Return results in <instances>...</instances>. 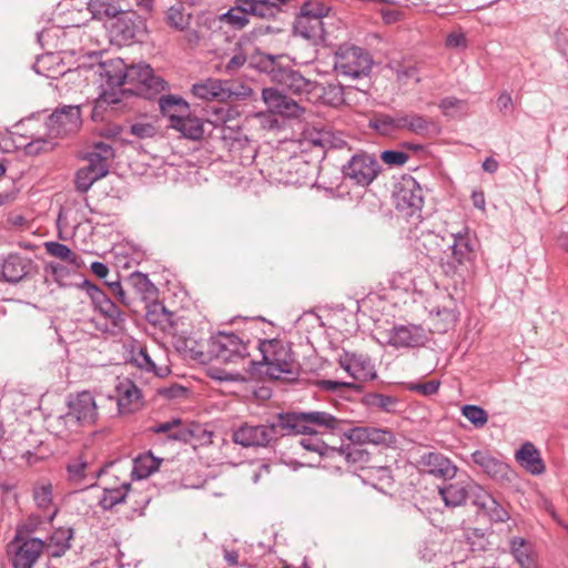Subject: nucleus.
<instances>
[{
	"label": "nucleus",
	"mask_w": 568,
	"mask_h": 568,
	"mask_svg": "<svg viewBox=\"0 0 568 568\" xmlns=\"http://www.w3.org/2000/svg\"><path fill=\"white\" fill-rule=\"evenodd\" d=\"M343 419L323 410L281 413L282 430L287 436L304 435L305 437L300 440L304 449L303 443L306 439L317 438L320 442H324L322 438L324 435L343 433Z\"/></svg>",
	"instance_id": "1"
},
{
	"label": "nucleus",
	"mask_w": 568,
	"mask_h": 568,
	"mask_svg": "<svg viewBox=\"0 0 568 568\" xmlns=\"http://www.w3.org/2000/svg\"><path fill=\"white\" fill-rule=\"evenodd\" d=\"M262 361H251L250 372L264 373L271 379H295L300 373V365L295 361L292 348L287 342L278 338L258 342Z\"/></svg>",
	"instance_id": "2"
},
{
	"label": "nucleus",
	"mask_w": 568,
	"mask_h": 568,
	"mask_svg": "<svg viewBox=\"0 0 568 568\" xmlns=\"http://www.w3.org/2000/svg\"><path fill=\"white\" fill-rule=\"evenodd\" d=\"M82 124L81 110L79 105H64L54 110L45 121V128L49 138H32L24 145V152L28 155H39L40 153L52 150L55 138H64L75 133Z\"/></svg>",
	"instance_id": "3"
},
{
	"label": "nucleus",
	"mask_w": 568,
	"mask_h": 568,
	"mask_svg": "<svg viewBox=\"0 0 568 568\" xmlns=\"http://www.w3.org/2000/svg\"><path fill=\"white\" fill-rule=\"evenodd\" d=\"M79 287L85 291L91 300L93 311L103 318V321L92 318L91 323L94 327L99 332L112 336L122 334L125 329V315L108 294L89 280H83Z\"/></svg>",
	"instance_id": "4"
},
{
	"label": "nucleus",
	"mask_w": 568,
	"mask_h": 568,
	"mask_svg": "<svg viewBox=\"0 0 568 568\" xmlns=\"http://www.w3.org/2000/svg\"><path fill=\"white\" fill-rule=\"evenodd\" d=\"M288 0H235L234 6L225 13L219 16L221 22L226 23L234 30H242L250 20L247 16L270 19L282 11V7Z\"/></svg>",
	"instance_id": "5"
},
{
	"label": "nucleus",
	"mask_w": 568,
	"mask_h": 568,
	"mask_svg": "<svg viewBox=\"0 0 568 568\" xmlns=\"http://www.w3.org/2000/svg\"><path fill=\"white\" fill-rule=\"evenodd\" d=\"M372 54L353 43L339 44L333 53V69L337 75L352 80L367 77L373 68Z\"/></svg>",
	"instance_id": "6"
},
{
	"label": "nucleus",
	"mask_w": 568,
	"mask_h": 568,
	"mask_svg": "<svg viewBox=\"0 0 568 568\" xmlns=\"http://www.w3.org/2000/svg\"><path fill=\"white\" fill-rule=\"evenodd\" d=\"M114 156L113 148L105 142H98L92 150L87 152L84 160L88 164L75 173V190L80 193L88 192L93 183L109 173V162Z\"/></svg>",
	"instance_id": "7"
},
{
	"label": "nucleus",
	"mask_w": 568,
	"mask_h": 568,
	"mask_svg": "<svg viewBox=\"0 0 568 568\" xmlns=\"http://www.w3.org/2000/svg\"><path fill=\"white\" fill-rule=\"evenodd\" d=\"M248 356L247 344L234 333L220 332L207 341V352H197L200 362L212 359L222 363H239Z\"/></svg>",
	"instance_id": "8"
},
{
	"label": "nucleus",
	"mask_w": 568,
	"mask_h": 568,
	"mask_svg": "<svg viewBox=\"0 0 568 568\" xmlns=\"http://www.w3.org/2000/svg\"><path fill=\"white\" fill-rule=\"evenodd\" d=\"M329 7L318 1H306L301 13L296 17L294 32L313 44L326 41L324 18L329 12Z\"/></svg>",
	"instance_id": "9"
},
{
	"label": "nucleus",
	"mask_w": 568,
	"mask_h": 568,
	"mask_svg": "<svg viewBox=\"0 0 568 568\" xmlns=\"http://www.w3.org/2000/svg\"><path fill=\"white\" fill-rule=\"evenodd\" d=\"M281 413L276 419L267 424L252 425L244 423L232 432V440L245 448L250 447H267L278 437L287 436L282 430Z\"/></svg>",
	"instance_id": "10"
},
{
	"label": "nucleus",
	"mask_w": 568,
	"mask_h": 568,
	"mask_svg": "<svg viewBox=\"0 0 568 568\" xmlns=\"http://www.w3.org/2000/svg\"><path fill=\"white\" fill-rule=\"evenodd\" d=\"M166 82L154 74L153 69L145 63L128 65L125 87L122 92H129L145 99L165 90Z\"/></svg>",
	"instance_id": "11"
},
{
	"label": "nucleus",
	"mask_w": 568,
	"mask_h": 568,
	"mask_svg": "<svg viewBox=\"0 0 568 568\" xmlns=\"http://www.w3.org/2000/svg\"><path fill=\"white\" fill-rule=\"evenodd\" d=\"M395 207L408 217H420L424 205V192L420 184L410 175L403 176L394 190Z\"/></svg>",
	"instance_id": "12"
},
{
	"label": "nucleus",
	"mask_w": 568,
	"mask_h": 568,
	"mask_svg": "<svg viewBox=\"0 0 568 568\" xmlns=\"http://www.w3.org/2000/svg\"><path fill=\"white\" fill-rule=\"evenodd\" d=\"M305 449L311 453H316L322 458L339 457L348 464L364 465L369 462V453L363 448L364 444H356L349 442L339 447L328 445L325 442H320L317 438L306 439L304 443Z\"/></svg>",
	"instance_id": "13"
},
{
	"label": "nucleus",
	"mask_w": 568,
	"mask_h": 568,
	"mask_svg": "<svg viewBox=\"0 0 568 568\" xmlns=\"http://www.w3.org/2000/svg\"><path fill=\"white\" fill-rule=\"evenodd\" d=\"M110 32L120 44L142 41L148 32L146 19L134 10H122L114 18Z\"/></svg>",
	"instance_id": "14"
},
{
	"label": "nucleus",
	"mask_w": 568,
	"mask_h": 568,
	"mask_svg": "<svg viewBox=\"0 0 568 568\" xmlns=\"http://www.w3.org/2000/svg\"><path fill=\"white\" fill-rule=\"evenodd\" d=\"M454 239L453 244L449 246L452 250L450 256L443 264L446 275H454L460 267L470 263L475 256V234L465 226L463 230L452 233Z\"/></svg>",
	"instance_id": "15"
},
{
	"label": "nucleus",
	"mask_w": 568,
	"mask_h": 568,
	"mask_svg": "<svg viewBox=\"0 0 568 568\" xmlns=\"http://www.w3.org/2000/svg\"><path fill=\"white\" fill-rule=\"evenodd\" d=\"M379 170L377 160L366 152L353 154L342 166L344 179L358 186H368L377 178Z\"/></svg>",
	"instance_id": "16"
},
{
	"label": "nucleus",
	"mask_w": 568,
	"mask_h": 568,
	"mask_svg": "<svg viewBox=\"0 0 568 568\" xmlns=\"http://www.w3.org/2000/svg\"><path fill=\"white\" fill-rule=\"evenodd\" d=\"M43 548L44 542L40 538H22L17 535L7 550L12 568H33Z\"/></svg>",
	"instance_id": "17"
},
{
	"label": "nucleus",
	"mask_w": 568,
	"mask_h": 568,
	"mask_svg": "<svg viewBox=\"0 0 568 568\" xmlns=\"http://www.w3.org/2000/svg\"><path fill=\"white\" fill-rule=\"evenodd\" d=\"M471 462L494 481L506 485L514 480L515 471L503 459L494 456L489 450L477 449L470 455Z\"/></svg>",
	"instance_id": "18"
},
{
	"label": "nucleus",
	"mask_w": 568,
	"mask_h": 568,
	"mask_svg": "<svg viewBox=\"0 0 568 568\" xmlns=\"http://www.w3.org/2000/svg\"><path fill=\"white\" fill-rule=\"evenodd\" d=\"M102 473V468H95L83 455L71 458L67 464L68 481L80 490L95 486Z\"/></svg>",
	"instance_id": "19"
},
{
	"label": "nucleus",
	"mask_w": 568,
	"mask_h": 568,
	"mask_svg": "<svg viewBox=\"0 0 568 568\" xmlns=\"http://www.w3.org/2000/svg\"><path fill=\"white\" fill-rule=\"evenodd\" d=\"M338 364L355 381L367 382L377 377L375 364L367 354L344 351L338 357Z\"/></svg>",
	"instance_id": "20"
},
{
	"label": "nucleus",
	"mask_w": 568,
	"mask_h": 568,
	"mask_svg": "<svg viewBox=\"0 0 568 568\" xmlns=\"http://www.w3.org/2000/svg\"><path fill=\"white\" fill-rule=\"evenodd\" d=\"M68 416L74 418L80 425H93L98 419V406L93 395L88 392H80L69 397Z\"/></svg>",
	"instance_id": "21"
},
{
	"label": "nucleus",
	"mask_w": 568,
	"mask_h": 568,
	"mask_svg": "<svg viewBox=\"0 0 568 568\" xmlns=\"http://www.w3.org/2000/svg\"><path fill=\"white\" fill-rule=\"evenodd\" d=\"M262 99L270 112L281 116L298 118L304 112V109L295 100L276 88L263 89Z\"/></svg>",
	"instance_id": "22"
},
{
	"label": "nucleus",
	"mask_w": 568,
	"mask_h": 568,
	"mask_svg": "<svg viewBox=\"0 0 568 568\" xmlns=\"http://www.w3.org/2000/svg\"><path fill=\"white\" fill-rule=\"evenodd\" d=\"M343 436H345L352 443L364 445L372 444L375 446L388 447L396 442L393 432L389 429L369 426L352 427L348 430L343 432Z\"/></svg>",
	"instance_id": "23"
},
{
	"label": "nucleus",
	"mask_w": 568,
	"mask_h": 568,
	"mask_svg": "<svg viewBox=\"0 0 568 568\" xmlns=\"http://www.w3.org/2000/svg\"><path fill=\"white\" fill-rule=\"evenodd\" d=\"M425 331L417 325H395L388 333V344L395 348H412L425 344Z\"/></svg>",
	"instance_id": "24"
},
{
	"label": "nucleus",
	"mask_w": 568,
	"mask_h": 568,
	"mask_svg": "<svg viewBox=\"0 0 568 568\" xmlns=\"http://www.w3.org/2000/svg\"><path fill=\"white\" fill-rule=\"evenodd\" d=\"M32 264L31 258L11 253L0 262V280L8 283H18L31 272Z\"/></svg>",
	"instance_id": "25"
},
{
	"label": "nucleus",
	"mask_w": 568,
	"mask_h": 568,
	"mask_svg": "<svg viewBox=\"0 0 568 568\" xmlns=\"http://www.w3.org/2000/svg\"><path fill=\"white\" fill-rule=\"evenodd\" d=\"M232 114L233 110L229 106L212 109V118L209 120V122L216 128L221 126L222 139L225 141H231L232 146L235 143L243 145L242 142H247V138L237 124H229V122L232 121Z\"/></svg>",
	"instance_id": "26"
},
{
	"label": "nucleus",
	"mask_w": 568,
	"mask_h": 568,
	"mask_svg": "<svg viewBox=\"0 0 568 568\" xmlns=\"http://www.w3.org/2000/svg\"><path fill=\"white\" fill-rule=\"evenodd\" d=\"M192 93L199 99L217 101H226L236 95L229 81L212 78L193 84Z\"/></svg>",
	"instance_id": "27"
},
{
	"label": "nucleus",
	"mask_w": 568,
	"mask_h": 568,
	"mask_svg": "<svg viewBox=\"0 0 568 568\" xmlns=\"http://www.w3.org/2000/svg\"><path fill=\"white\" fill-rule=\"evenodd\" d=\"M419 465L424 470L435 477L452 479L456 476L457 467L453 462L437 452H429L420 457Z\"/></svg>",
	"instance_id": "28"
},
{
	"label": "nucleus",
	"mask_w": 568,
	"mask_h": 568,
	"mask_svg": "<svg viewBox=\"0 0 568 568\" xmlns=\"http://www.w3.org/2000/svg\"><path fill=\"white\" fill-rule=\"evenodd\" d=\"M115 392L120 414H129L141 407V390L131 379L120 381L115 386Z\"/></svg>",
	"instance_id": "29"
},
{
	"label": "nucleus",
	"mask_w": 568,
	"mask_h": 568,
	"mask_svg": "<svg viewBox=\"0 0 568 568\" xmlns=\"http://www.w3.org/2000/svg\"><path fill=\"white\" fill-rule=\"evenodd\" d=\"M400 131H407L418 136H428L437 132V125L430 118L416 113L399 111Z\"/></svg>",
	"instance_id": "30"
},
{
	"label": "nucleus",
	"mask_w": 568,
	"mask_h": 568,
	"mask_svg": "<svg viewBox=\"0 0 568 568\" xmlns=\"http://www.w3.org/2000/svg\"><path fill=\"white\" fill-rule=\"evenodd\" d=\"M515 460L531 475H541L546 470L540 452L530 443H524L515 453Z\"/></svg>",
	"instance_id": "31"
},
{
	"label": "nucleus",
	"mask_w": 568,
	"mask_h": 568,
	"mask_svg": "<svg viewBox=\"0 0 568 568\" xmlns=\"http://www.w3.org/2000/svg\"><path fill=\"white\" fill-rule=\"evenodd\" d=\"M169 126L180 132L185 139L193 141L202 139L204 134L203 120L187 112L181 113L180 116H174L172 124H169Z\"/></svg>",
	"instance_id": "32"
},
{
	"label": "nucleus",
	"mask_w": 568,
	"mask_h": 568,
	"mask_svg": "<svg viewBox=\"0 0 568 568\" xmlns=\"http://www.w3.org/2000/svg\"><path fill=\"white\" fill-rule=\"evenodd\" d=\"M281 84L288 93L294 95H307L317 88L316 81L306 79L295 70H285L282 73Z\"/></svg>",
	"instance_id": "33"
},
{
	"label": "nucleus",
	"mask_w": 568,
	"mask_h": 568,
	"mask_svg": "<svg viewBox=\"0 0 568 568\" xmlns=\"http://www.w3.org/2000/svg\"><path fill=\"white\" fill-rule=\"evenodd\" d=\"M509 551L520 568L538 567L534 546L523 537H513L509 540Z\"/></svg>",
	"instance_id": "34"
},
{
	"label": "nucleus",
	"mask_w": 568,
	"mask_h": 568,
	"mask_svg": "<svg viewBox=\"0 0 568 568\" xmlns=\"http://www.w3.org/2000/svg\"><path fill=\"white\" fill-rule=\"evenodd\" d=\"M154 434H166L169 439L187 443L193 437V432L182 424L181 419L173 418L169 422L160 423L150 428Z\"/></svg>",
	"instance_id": "35"
},
{
	"label": "nucleus",
	"mask_w": 568,
	"mask_h": 568,
	"mask_svg": "<svg viewBox=\"0 0 568 568\" xmlns=\"http://www.w3.org/2000/svg\"><path fill=\"white\" fill-rule=\"evenodd\" d=\"M101 68V75L111 89L125 87L128 65L122 59L105 62Z\"/></svg>",
	"instance_id": "36"
},
{
	"label": "nucleus",
	"mask_w": 568,
	"mask_h": 568,
	"mask_svg": "<svg viewBox=\"0 0 568 568\" xmlns=\"http://www.w3.org/2000/svg\"><path fill=\"white\" fill-rule=\"evenodd\" d=\"M399 111L394 114L375 113L369 119V128L384 136H393L400 131Z\"/></svg>",
	"instance_id": "37"
},
{
	"label": "nucleus",
	"mask_w": 568,
	"mask_h": 568,
	"mask_svg": "<svg viewBox=\"0 0 568 568\" xmlns=\"http://www.w3.org/2000/svg\"><path fill=\"white\" fill-rule=\"evenodd\" d=\"M88 9L98 20L114 19L123 10L121 0H89Z\"/></svg>",
	"instance_id": "38"
},
{
	"label": "nucleus",
	"mask_w": 568,
	"mask_h": 568,
	"mask_svg": "<svg viewBox=\"0 0 568 568\" xmlns=\"http://www.w3.org/2000/svg\"><path fill=\"white\" fill-rule=\"evenodd\" d=\"M159 108L162 114L169 118V124H172L174 116H180L181 113L189 112V103L183 98L173 94L161 95L159 99Z\"/></svg>",
	"instance_id": "39"
},
{
	"label": "nucleus",
	"mask_w": 568,
	"mask_h": 568,
	"mask_svg": "<svg viewBox=\"0 0 568 568\" xmlns=\"http://www.w3.org/2000/svg\"><path fill=\"white\" fill-rule=\"evenodd\" d=\"M45 252L63 262H67L69 265H72L75 268H80L83 265V262L75 252L71 251L68 245L49 241L44 243Z\"/></svg>",
	"instance_id": "40"
},
{
	"label": "nucleus",
	"mask_w": 568,
	"mask_h": 568,
	"mask_svg": "<svg viewBox=\"0 0 568 568\" xmlns=\"http://www.w3.org/2000/svg\"><path fill=\"white\" fill-rule=\"evenodd\" d=\"M160 464L161 459L155 458L151 453L142 454L133 460L132 477L144 479L156 471Z\"/></svg>",
	"instance_id": "41"
},
{
	"label": "nucleus",
	"mask_w": 568,
	"mask_h": 568,
	"mask_svg": "<svg viewBox=\"0 0 568 568\" xmlns=\"http://www.w3.org/2000/svg\"><path fill=\"white\" fill-rule=\"evenodd\" d=\"M307 143L321 150L326 148H339L345 144L339 138L334 136L331 131L320 130L307 132L302 144Z\"/></svg>",
	"instance_id": "42"
},
{
	"label": "nucleus",
	"mask_w": 568,
	"mask_h": 568,
	"mask_svg": "<svg viewBox=\"0 0 568 568\" xmlns=\"http://www.w3.org/2000/svg\"><path fill=\"white\" fill-rule=\"evenodd\" d=\"M172 317L173 313L168 311L160 302H153L146 307V321L154 326H160L162 329L173 325Z\"/></svg>",
	"instance_id": "43"
},
{
	"label": "nucleus",
	"mask_w": 568,
	"mask_h": 568,
	"mask_svg": "<svg viewBox=\"0 0 568 568\" xmlns=\"http://www.w3.org/2000/svg\"><path fill=\"white\" fill-rule=\"evenodd\" d=\"M128 283L142 300H151L158 295L156 286L146 274L134 272L128 277Z\"/></svg>",
	"instance_id": "44"
},
{
	"label": "nucleus",
	"mask_w": 568,
	"mask_h": 568,
	"mask_svg": "<svg viewBox=\"0 0 568 568\" xmlns=\"http://www.w3.org/2000/svg\"><path fill=\"white\" fill-rule=\"evenodd\" d=\"M439 495L446 506L457 507L467 500L468 489L459 483H454L440 487Z\"/></svg>",
	"instance_id": "45"
},
{
	"label": "nucleus",
	"mask_w": 568,
	"mask_h": 568,
	"mask_svg": "<svg viewBox=\"0 0 568 568\" xmlns=\"http://www.w3.org/2000/svg\"><path fill=\"white\" fill-rule=\"evenodd\" d=\"M131 485L129 483L122 484L120 487L105 488L99 500V505L104 510H111L114 506L125 501L129 496Z\"/></svg>",
	"instance_id": "46"
},
{
	"label": "nucleus",
	"mask_w": 568,
	"mask_h": 568,
	"mask_svg": "<svg viewBox=\"0 0 568 568\" xmlns=\"http://www.w3.org/2000/svg\"><path fill=\"white\" fill-rule=\"evenodd\" d=\"M438 108L443 115L460 119L468 114L467 100L458 99L456 97H445L438 102Z\"/></svg>",
	"instance_id": "47"
},
{
	"label": "nucleus",
	"mask_w": 568,
	"mask_h": 568,
	"mask_svg": "<svg viewBox=\"0 0 568 568\" xmlns=\"http://www.w3.org/2000/svg\"><path fill=\"white\" fill-rule=\"evenodd\" d=\"M191 18L192 14L185 12L182 3L170 7L165 14L166 23L178 31L185 30L190 26Z\"/></svg>",
	"instance_id": "48"
},
{
	"label": "nucleus",
	"mask_w": 568,
	"mask_h": 568,
	"mask_svg": "<svg viewBox=\"0 0 568 568\" xmlns=\"http://www.w3.org/2000/svg\"><path fill=\"white\" fill-rule=\"evenodd\" d=\"M133 362L141 369L153 373L158 377H164L170 372L168 366H156L155 362L148 353L146 347L140 348V351L133 356Z\"/></svg>",
	"instance_id": "49"
},
{
	"label": "nucleus",
	"mask_w": 568,
	"mask_h": 568,
	"mask_svg": "<svg viewBox=\"0 0 568 568\" xmlns=\"http://www.w3.org/2000/svg\"><path fill=\"white\" fill-rule=\"evenodd\" d=\"M72 530H58L53 534L48 545V549L52 557H60L71 547L70 539Z\"/></svg>",
	"instance_id": "50"
},
{
	"label": "nucleus",
	"mask_w": 568,
	"mask_h": 568,
	"mask_svg": "<svg viewBox=\"0 0 568 568\" xmlns=\"http://www.w3.org/2000/svg\"><path fill=\"white\" fill-rule=\"evenodd\" d=\"M436 246H438V235L429 230L420 231V235L415 236V250L422 254L429 256L435 253Z\"/></svg>",
	"instance_id": "51"
},
{
	"label": "nucleus",
	"mask_w": 568,
	"mask_h": 568,
	"mask_svg": "<svg viewBox=\"0 0 568 568\" xmlns=\"http://www.w3.org/2000/svg\"><path fill=\"white\" fill-rule=\"evenodd\" d=\"M463 416L470 422L476 428H481L488 420L487 412L476 405H465L462 408Z\"/></svg>",
	"instance_id": "52"
},
{
	"label": "nucleus",
	"mask_w": 568,
	"mask_h": 568,
	"mask_svg": "<svg viewBox=\"0 0 568 568\" xmlns=\"http://www.w3.org/2000/svg\"><path fill=\"white\" fill-rule=\"evenodd\" d=\"M486 507L483 509L485 516L495 523L508 520V511L494 497L486 498Z\"/></svg>",
	"instance_id": "53"
},
{
	"label": "nucleus",
	"mask_w": 568,
	"mask_h": 568,
	"mask_svg": "<svg viewBox=\"0 0 568 568\" xmlns=\"http://www.w3.org/2000/svg\"><path fill=\"white\" fill-rule=\"evenodd\" d=\"M129 134L134 135L138 139L144 140L153 138L158 130L151 122L138 121L128 126Z\"/></svg>",
	"instance_id": "54"
},
{
	"label": "nucleus",
	"mask_w": 568,
	"mask_h": 568,
	"mask_svg": "<svg viewBox=\"0 0 568 568\" xmlns=\"http://www.w3.org/2000/svg\"><path fill=\"white\" fill-rule=\"evenodd\" d=\"M44 271L52 275L53 281L59 286H65V278L69 277L70 271L62 264L57 262H49L44 266Z\"/></svg>",
	"instance_id": "55"
},
{
	"label": "nucleus",
	"mask_w": 568,
	"mask_h": 568,
	"mask_svg": "<svg viewBox=\"0 0 568 568\" xmlns=\"http://www.w3.org/2000/svg\"><path fill=\"white\" fill-rule=\"evenodd\" d=\"M33 499L39 508L47 509L52 504V486L50 484L34 488Z\"/></svg>",
	"instance_id": "56"
},
{
	"label": "nucleus",
	"mask_w": 568,
	"mask_h": 568,
	"mask_svg": "<svg viewBox=\"0 0 568 568\" xmlns=\"http://www.w3.org/2000/svg\"><path fill=\"white\" fill-rule=\"evenodd\" d=\"M468 497H470L471 503L483 511V509L486 507V498H491L493 496L481 486L474 484L468 488Z\"/></svg>",
	"instance_id": "57"
},
{
	"label": "nucleus",
	"mask_w": 568,
	"mask_h": 568,
	"mask_svg": "<svg viewBox=\"0 0 568 568\" xmlns=\"http://www.w3.org/2000/svg\"><path fill=\"white\" fill-rule=\"evenodd\" d=\"M440 386V381L438 379H432L425 383H410L408 385V389L410 392L424 395V396H432L435 395Z\"/></svg>",
	"instance_id": "58"
},
{
	"label": "nucleus",
	"mask_w": 568,
	"mask_h": 568,
	"mask_svg": "<svg viewBox=\"0 0 568 568\" xmlns=\"http://www.w3.org/2000/svg\"><path fill=\"white\" fill-rule=\"evenodd\" d=\"M381 159L384 163L388 165L400 166L408 161L409 156L404 151L385 150L382 152Z\"/></svg>",
	"instance_id": "59"
},
{
	"label": "nucleus",
	"mask_w": 568,
	"mask_h": 568,
	"mask_svg": "<svg viewBox=\"0 0 568 568\" xmlns=\"http://www.w3.org/2000/svg\"><path fill=\"white\" fill-rule=\"evenodd\" d=\"M369 404L385 412H393L397 400L393 396L384 394H373Z\"/></svg>",
	"instance_id": "60"
},
{
	"label": "nucleus",
	"mask_w": 568,
	"mask_h": 568,
	"mask_svg": "<svg viewBox=\"0 0 568 568\" xmlns=\"http://www.w3.org/2000/svg\"><path fill=\"white\" fill-rule=\"evenodd\" d=\"M105 285L109 287L111 294L124 306L129 307L132 304V300L124 291L120 281H108Z\"/></svg>",
	"instance_id": "61"
},
{
	"label": "nucleus",
	"mask_w": 568,
	"mask_h": 568,
	"mask_svg": "<svg viewBox=\"0 0 568 568\" xmlns=\"http://www.w3.org/2000/svg\"><path fill=\"white\" fill-rule=\"evenodd\" d=\"M445 44L450 49H465L467 48V38L460 30L453 31L447 34Z\"/></svg>",
	"instance_id": "62"
},
{
	"label": "nucleus",
	"mask_w": 568,
	"mask_h": 568,
	"mask_svg": "<svg viewBox=\"0 0 568 568\" xmlns=\"http://www.w3.org/2000/svg\"><path fill=\"white\" fill-rule=\"evenodd\" d=\"M255 59L257 60L256 61V67L261 71H264V72H272L273 71V67H274V63H275V57L274 55L266 54V53H258V54H256Z\"/></svg>",
	"instance_id": "63"
},
{
	"label": "nucleus",
	"mask_w": 568,
	"mask_h": 568,
	"mask_svg": "<svg viewBox=\"0 0 568 568\" xmlns=\"http://www.w3.org/2000/svg\"><path fill=\"white\" fill-rule=\"evenodd\" d=\"M497 106L504 114H508L513 111V98L507 91H503L497 98Z\"/></svg>",
	"instance_id": "64"
}]
</instances>
